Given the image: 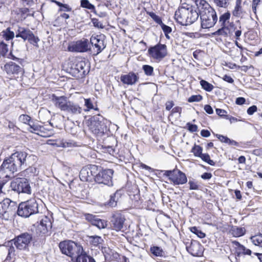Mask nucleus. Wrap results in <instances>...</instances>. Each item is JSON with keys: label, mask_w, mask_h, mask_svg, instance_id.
<instances>
[{"label": "nucleus", "mask_w": 262, "mask_h": 262, "mask_svg": "<svg viewBox=\"0 0 262 262\" xmlns=\"http://www.w3.org/2000/svg\"><path fill=\"white\" fill-rule=\"evenodd\" d=\"M4 185V183H0V219L4 218L6 213L11 215L15 213L17 208L16 202L4 198L5 193L2 190Z\"/></svg>", "instance_id": "nucleus-3"}, {"label": "nucleus", "mask_w": 262, "mask_h": 262, "mask_svg": "<svg viewBox=\"0 0 262 262\" xmlns=\"http://www.w3.org/2000/svg\"><path fill=\"white\" fill-rule=\"evenodd\" d=\"M52 227V223L49 219L47 216H45L40 221L39 224L37 227V231L41 234H47Z\"/></svg>", "instance_id": "nucleus-21"}, {"label": "nucleus", "mask_w": 262, "mask_h": 262, "mask_svg": "<svg viewBox=\"0 0 262 262\" xmlns=\"http://www.w3.org/2000/svg\"><path fill=\"white\" fill-rule=\"evenodd\" d=\"M213 3L219 7L227 8L229 4V0H212Z\"/></svg>", "instance_id": "nucleus-46"}, {"label": "nucleus", "mask_w": 262, "mask_h": 262, "mask_svg": "<svg viewBox=\"0 0 262 262\" xmlns=\"http://www.w3.org/2000/svg\"><path fill=\"white\" fill-rule=\"evenodd\" d=\"M80 7L83 8L90 10L91 12H92L94 13H96V10L95 9V6L90 3L89 0H81Z\"/></svg>", "instance_id": "nucleus-35"}, {"label": "nucleus", "mask_w": 262, "mask_h": 262, "mask_svg": "<svg viewBox=\"0 0 262 262\" xmlns=\"http://www.w3.org/2000/svg\"><path fill=\"white\" fill-rule=\"evenodd\" d=\"M19 170L15 164L13 162V160L10 157L8 159L4 160L1 166L0 172H4L7 173L5 176L6 177H10V174H12L16 171Z\"/></svg>", "instance_id": "nucleus-14"}, {"label": "nucleus", "mask_w": 262, "mask_h": 262, "mask_svg": "<svg viewBox=\"0 0 262 262\" xmlns=\"http://www.w3.org/2000/svg\"><path fill=\"white\" fill-rule=\"evenodd\" d=\"M86 219L91 223V224L98 227L99 229H103L106 226V222L102 220L99 219L98 217L92 214H88Z\"/></svg>", "instance_id": "nucleus-24"}, {"label": "nucleus", "mask_w": 262, "mask_h": 262, "mask_svg": "<svg viewBox=\"0 0 262 262\" xmlns=\"http://www.w3.org/2000/svg\"><path fill=\"white\" fill-rule=\"evenodd\" d=\"M149 56L158 61L161 60L167 54V47L164 44L158 43L148 50Z\"/></svg>", "instance_id": "nucleus-11"}, {"label": "nucleus", "mask_w": 262, "mask_h": 262, "mask_svg": "<svg viewBox=\"0 0 262 262\" xmlns=\"http://www.w3.org/2000/svg\"><path fill=\"white\" fill-rule=\"evenodd\" d=\"M90 42L91 45L96 49L95 51L96 52L95 55H98L106 47L103 39L98 35L92 36L90 39Z\"/></svg>", "instance_id": "nucleus-22"}, {"label": "nucleus", "mask_w": 262, "mask_h": 262, "mask_svg": "<svg viewBox=\"0 0 262 262\" xmlns=\"http://www.w3.org/2000/svg\"><path fill=\"white\" fill-rule=\"evenodd\" d=\"M101 167L95 165H89L83 167L79 173L80 179L83 182H92Z\"/></svg>", "instance_id": "nucleus-9"}, {"label": "nucleus", "mask_w": 262, "mask_h": 262, "mask_svg": "<svg viewBox=\"0 0 262 262\" xmlns=\"http://www.w3.org/2000/svg\"><path fill=\"white\" fill-rule=\"evenodd\" d=\"M150 250L151 253L156 256H163L164 254L162 249L158 246L151 247Z\"/></svg>", "instance_id": "nucleus-38"}, {"label": "nucleus", "mask_w": 262, "mask_h": 262, "mask_svg": "<svg viewBox=\"0 0 262 262\" xmlns=\"http://www.w3.org/2000/svg\"><path fill=\"white\" fill-rule=\"evenodd\" d=\"M200 84L202 88L207 92H211L213 89V85L206 80L200 81Z\"/></svg>", "instance_id": "nucleus-40"}, {"label": "nucleus", "mask_w": 262, "mask_h": 262, "mask_svg": "<svg viewBox=\"0 0 262 262\" xmlns=\"http://www.w3.org/2000/svg\"><path fill=\"white\" fill-rule=\"evenodd\" d=\"M202 99L203 97L200 95H192L188 98V101L189 102H199L202 100Z\"/></svg>", "instance_id": "nucleus-52"}, {"label": "nucleus", "mask_w": 262, "mask_h": 262, "mask_svg": "<svg viewBox=\"0 0 262 262\" xmlns=\"http://www.w3.org/2000/svg\"><path fill=\"white\" fill-rule=\"evenodd\" d=\"M160 26L165 35V37L167 39H169L170 36H169V34L172 31V29L169 26H168L164 24V23H162L160 24Z\"/></svg>", "instance_id": "nucleus-41"}, {"label": "nucleus", "mask_w": 262, "mask_h": 262, "mask_svg": "<svg viewBox=\"0 0 262 262\" xmlns=\"http://www.w3.org/2000/svg\"><path fill=\"white\" fill-rule=\"evenodd\" d=\"M203 148L199 145H194L191 149V152L193 153L195 157H200L202 153Z\"/></svg>", "instance_id": "nucleus-42"}, {"label": "nucleus", "mask_w": 262, "mask_h": 262, "mask_svg": "<svg viewBox=\"0 0 262 262\" xmlns=\"http://www.w3.org/2000/svg\"><path fill=\"white\" fill-rule=\"evenodd\" d=\"M200 158L211 166H214L215 165V162L210 159V156L208 154H203Z\"/></svg>", "instance_id": "nucleus-48"}, {"label": "nucleus", "mask_w": 262, "mask_h": 262, "mask_svg": "<svg viewBox=\"0 0 262 262\" xmlns=\"http://www.w3.org/2000/svg\"><path fill=\"white\" fill-rule=\"evenodd\" d=\"M242 254L244 255H250L252 254V251L249 249H247L243 245L242 247H241V248L237 252H236V256L237 257H239Z\"/></svg>", "instance_id": "nucleus-39"}, {"label": "nucleus", "mask_w": 262, "mask_h": 262, "mask_svg": "<svg viewBox=\"0 0 262 262\" xmlns=\"http://www.w3.org/2000/svg\"><path fill=\"white\" fill-rule=\"evenodd\" d=\"M71 69L79 74L81 77L85 76L88 73V66L85 61L77 60L73 64Z\"/></svg>", "instance_id": "nucleus-19"}, {"label": "nucleus", "mask_w": 262, "mask_h": 262, "mask_svg": "<svg viewBox=\"0 0 262 262\" xmlns=\"http://www.w3.org/2000/svg\"><path fill=\"white\" fill-rule=\"evenodd\" d=\"M29 128L28 130L31 133H35L40 136L46 137L50 136V135H45L43 129L44 127L40 126L38 124H34V123L29 124Z\"/></svg>", "instance_id": "nucleus-27"}, {"label": "nucleus", "mask_w": 262, "mask_h": 262, "mask_svg": "<svg viewBox=\"0 0 262 262\" xmlns=\"http://www.w3.org/2000/svg\"><path fill=\"white\" fill-rule=\"evenodd\" d=\"M212 177V174L209 172H205L201 176V178L204 180H209Z\"/></svg>", "instance_id": "nucleus-63"}, {"label": "nucleus", "mask_w": 262, "mask_h": 262, "mask_svg": "<svg viewBox=\"0 0 262 262\" xmlns=\"http://www.w3.org/2000/svg\"><path fill=\"white\" fill-rule=\"evenodd\" d=\"M64 112L73 115H77L82 113V108L78 104L69 101Z\"/></svg>", "instance_id": "nucleus-25"}, {"label": "nucleus", "mask_w": 262, "mask_h": 262, "mask_svg": "<svg viewBox=\"0 0 262 262\" xmlns=\"http://www.w3.org/2000/svg\"><path fill=\"white\" fill-rule=\"evenodd\" d=\"M139 77L138 74L133 72L128 73L127 74L122 75L120 77L121 81L125 84L134 85L138 81Z\"/></svg>", "instance_id": "nucleus-23"}, {"label": "nucleus", "mask_w": 262, "mask_h": 262, "mask_svg": "<svg viewBox=\"0 0 262 262\" xmlns=\"http://www.w3.org/2000/svg\"><path fill=\"white\" fill-rule=\"evenodd\" d=\"M90 49V44L87 39L73 42L68 47V51L73 52H85Z\"/></svg>", "instance_id": "nucleus-13"}, {"label": "nucleus", "mask_w": 262, "mask_h": 262, "mask_svg": "<svg viewBox=\"0 0 262 262\" xmlns=\"http://www.w3.org/2000/svg\"><path fill=\"white\" fill-rule=\"evenodd\" d=\"M32 239V235L27 232H25L21 233L14 238V244L17 249L25 250L28 247Z\"/></svg>", "instance_id": "nucleus-12"}, {"label": "nucleus", "mask_w": 262, "mask_h": 262, "mask_svg": "<svg viewBox=\"0 0 262 262\" xmlns=\"http://www.w3.org/2000/svg\"><path fill=\"white\" fill-rule=\"evenodd\" d=\"M84 105L86 107V108L84 110L85 112L94 108L93 104L90 98L84 99Z\"/></svg>", "instance_id": "nucleus-51"}, {"label": "nucleus", "mask_w": 262, "mask_h": 262, "mask_svg": "<svg viewBox=\"0 0 262 262\" xmlns=\"http://www.w3.org/2000/svg\"><path fill=\"white\" fill-rule=\"evenodd\" d=\"M18 120L20 122L29 125L30 123L29 122L31 120V117L27 115L22 114L19 116Z\"/></svg>", "instance_id": "nucleus-50"}, {"label": "nucleus", "mask_w": 262, "mask_h": 262, "mask_svg": "<svg viewBox=\"0 0 262 262\" xmlns=\"http://www.w3.org/2000/svg\"><path fill=\"white\" fill-rule=\"evenodd\" d=\"M190 230L191 232L196 234L199 237L202 238L205 237L206 234L205 233L203 232L201 230H200L196 227H192L190 228Z\"/></svg>", "instance_id": "nucleus-43"}, {"label": "nucleus", "mask_w": 262, "mask_h": 262, "mask_svg": "<svg viewBox=\"0 0 262 262\" xmlns=\"http://www.w3.org/2000/svg\"><path fill=\"white\" fill-rule=\"evenodd\" d=\"M187 125L188 127V130L192 133L196 132L198 130V126L195 124L187 123Z\"/></svg>", "instance_id": "nucleus-55"}, {"label": "nucleus", "mask_w": 262, "mask_h": 262, "mask_svg": "<svg viewBox=\"0 0 262 262\" xmlns=\"http://www.w3.org/2000/svg\"><path fill=\"white\" fill-rule=\"evenodd\" d=\"M27 40H28L31 44H32L36 47H38V42L39 41V39L37 37H36L34 35L33 32L31 34L30 36H29Z\"/></svg>", "instance_id": "nucleus-45"}, {"label": "nucleus", "mask_w": 262, "mask_h": 262, "mask_svg": "<svg viewBox=\"0 0 262 262\" xmlns=\"http://www.w3.org/2000/svg\"><path fill=\"white\" fill-rule=\"evenodd\" d=\"M4 70L8 75L14 76L21 73L23 68L15 62L10 61L5 64Z\"/></svg>", "instance_id": "nucleus-20"}, {"label": "nucleus", "mask_w": 262, "mask_h": 262, "mask_svg": "<svg viewBox=\"0 0 262 262\" xmlns=\"http://www.w3.org/2000/svg\"><path fill=\"white\" fill-rule=\"evenodd\" d=\"M230 17V13L229 12L224 13L219 18V24L221 26H226V22L228 21Z\"/></svg>", "instance_id": "nucleus-37"}, {"label": "nucleus", "mask_w": 262, "mask_h": 262, "mask_svg": "<svg viewBox=\"0 0 262 262\" xmlns=\"http://www.w3.org/2000/svg\"><path fill=\"white\" fill-rule=\"evenodd\" d=\"M0 34L2 36V40L5 39L7 41L12 39L15 36L14 32L12 31L9 27L3 30Z\"/></svg>", "instance_id": "nucleus-29"}, {"label": "nucleus", "mask_w": 262, "mask_h": 262, "mask_svg": "<svg viewBox=\"0 0 262 262\" xmlns=\"http://www.w3.org/2000/svg\"><path fill=\"white\" fill-rule=\"evenodd\" d=\"M8 52V46L4 40H2V36L0 34V54L3 56H5Z\"/></svg>", "instance_id": "nucleus-36"}, {"label": "nucleus", "mask_w": 262, "mask_h": 262, "mask_svg": "<svg viewBox=\"0 0 262 262\" xmlns=\"http://www.w3.org/2000/svg\"><path fill=\"white\" fill-rule=\"evenodd\" d=\"M216 113L221 117H224L225 116L226 118H227V115H226L227 112L222 109L220 108H216L215 110Z\"/></svg>", "instance_id": "nucleus-57"}, {"label": "nucleus", "mask_w": 262, "mask_h": 262, "mask_svg": "<svg viewBox=\"0 0 262 262\" xmlns=\"http://www.w3.org/2000/svg\"><path fill=\"white\" fill-rule=\"evenodd\" d=\"M145 74L147 76H151L153 74L154 68L149 65H144L142 67Z\"/></svg>", "instance_id": "nucleus-49"}, {"label": "nucleus", "mask_w": 262, "mask_h": 262, "mask_svg": "<svg viewBox=\"0 0 262 262\" xmlns=\"http://www.w3.org/2000/svg\"><path fill=\"white\" fill-rule=\"evenodd\" d=\"M242 0H236L235 6L234 9L232 11V15L234 16L239 17L241 16L243 13V9L242 7Z\"/></svg>", "instance_id": "nucleus-33"}, {"label": "nucleus", "mask_w": 262, "mask_h": 262, "mask_svg": "<svg viewBox=\"0 0 262 262\" xmlns=\"http://www.w3.org/2000/svg\"><path fill=\"white\" fill-rule=\"evenodd\" d=\"M12 190L18 193H25L30 194L32 190L29 181L24 178H18L11 183Z\"/></svg>", "instance_id": "nucleus-8"}, {"label": "nucleus", "mask_w": 262, "mask_h": 262, "mask_svg": "<svg viewBox=\"0 0 262 262\" xmlns=\"http://www.w3.org/2000/svg\"><path fill=\"white\" fill-rule=\"evenodd\" d=\"M50 99L54 105L62 111H64L70 101L68 99V98L64 96H57L54 94H53L51 96Z\"/></svg>", "instance_id": "nucleus-17"}, {"label": "nucleus", "mask_w": 262, "mask_h": 262, "mask_svg": "<svg viewBox=\"0 0 262 262\" xmlns=\"http://www.w3.org/2000/svg\"><path fill=\"white\" fill-rule=\"evenodd\" d=\"M250 239L255 246L262 248V233L252 236Z\"/></svg>", "instance_id": "nucleus-34"}, {"label": "nucleus", "mask_w": 262, "mask_h": 262, "mask_svg": "<svg viewBox=\"0 0 262 262\" xmlns=\"http://www.w3.org/2000/svg\"><path fill=\"white\" fill-rule=\"evenodd\" d=\"M76 258L75 262H95L94 258L91 255L88 254L82 248V250L75 256Z\"/></svg>", "instance_id": "nucleus-26"}, {"label": "nucleus", "mask_w": 262, "mask_h": 262, "mask_svg": "<svg viewBox=\"0 0 262 262\" xmlns=\"http://www.w3.org/2000/svg\"><path fill=\"white\" fill-rule=\"evenodd\" d=\"M195 5L198 9L203 29H209L216 23L217 16L215 10L205 0H195Z\"/></svg>", "instance_id": "nucleus-1"}, {"label": "nucleus", "mask_w": 262, "mask_h": 262, "mask_svg": "<svg viewBox=\"0 0 262 262\" xmlns=\"http://www.w3.org/2000/svg\"><path fill=\"white\" fill-rule=\"evenodd\" d=\"M216 137L219 139V140L221 142L223 143H228L229 138H228L227 137L218 134L216 135Z\"/></svg>", "instance_id": "nucleus-56"}, {"label": "nucleus", "mask_w": 262, "mask_h": 262, "mask_svg": "<svg viewBox=\"0 0 262 262\" xmlns=\"http://www.w3.org/2000/svg\"><path fill=\"white\" fill-rule=\"evenodd\" d=\"M204 110L206 111L207 113L209 114H212L213 113V111L212 107L208 104L205 105L204 106Z\"/></svg>", "instance_id": "nucleus-60"}, {"label": "nucleus", "mask_w": 262, "mask_h": 262, "mask_svg": "<svg viewBox=\"0 0 262 262\" xmlns=\"http://www.w3.org/2000/svg\"><path fill=\"white\" fill-rule=\"evenodd\" d=\"M188 184L189 185V189L190 190H198L199 186L197 184V182L193 180H189Z\"/></svg>", "instance_id": "nucleus-53"}, {"label": "nucleus", "mask_w": 262, "mask_h": 262, "mask_svg": "<svg viewBox=\"0 0 262 262\" xmlns=\"http://www.w3.org/2000/svg\"><path fill=\"white\" fill-rule=\"evenodd\" d=\"M199 16V11L194 6L180 7L174 14L177 21L183 26L192 24L198 19Z\"/></svg>", "instance_id": "nucleus-2"}, {"label": "nucleus", "mask_w": 262, "mask_h": 262, "mask_svg": "<svg viewBox=\"0 0 262 262\" xmlns=\"http://www.w3.org/2000/svg\"><path fill=\"white\" fill-rule=\"evenodd\" d=\"M257 106L256 105H252L249 107L247 110V114L249 115H253L257 111Z\"/></svg>", "instance_id": "nucleus-58"}, {"label": "nucleus", "mask_w": 262, "mask_h": 262, "mask_svg": "<svg viewBox=\"0 0 262 262\" xmlns=\"http://www.w3.org/2000/svg\"><path fill=\"white\" fill-rule=\"evenodd\" d=\"M147 14L158 24H161L163 22L160 16L153 12H147Z\"/></svg>", "instance_id": "nucleus-47"}, {"label": "nucleus", "mask_w": 262, "mask_h": 262, "mask_svg": "<svg viewBox=\"0 0 262 262\" xmlns=\"http://www.w3.org/2000/svg\"><path fill=\"white\" fill-rule=\"evenodd\" d=\"M16 210L19 216L27 218L38 212V205L35 199H32L17 205Z\"/></svg>", "instance_id": "nucleus-4"}, {"label": "nucleus", "mask_w": 262, "mask_h": 262, "mask_svg": "<svg viewBox=\"0 0 262 262\" xmlns=\"http://www.w3.org/2000/svg\"><path fill=\"white\" fill-rule=\"evenodd\" d=\"M246 102V99L244 97H238L236 98L235 103L238 105H242Z\"/></svg>", "instance_id": "nucleus-62"}, {"label": "nucleus", "mask_w": 262, "mask_h": 262, "mask_svg": "<svg viewBox=\"0 0 262 262\" xmlns=\"http://www.w3.org/2000/svg\"><path fill=\"white\" fill-rule=\"evenodd\" d=\"M125 221L124 215L119 212L114 213L111 220L112 228L116 231H120L123 228Z\"/></svg>", "instance_id": "nucleus-16"}, {"label": "nucleus", "mask_w": 262, "mask_h": 262, "mask_svg": "<svg viewBox=\"0 0 262 262\" xmlns=\"http://www.w3.org/2000/svg\"><path fill=\"white\" fill-rule=\"evenodd\" d=\"M187 251L194 256L202 255L203 252V247L201 244L196 241H192L190 244L186 245Z\"/></svg>", "instance_id": "nucleus-18"}, {"label": "nucleus", "mask_w": 262, "mask_h": 262, "mask_svg": "<svg viewBox=\"0 0 262 262\" xmlns=\"http://www.w3.org/2000/svg\"><path fill=\"white\" fill-rule=\"evenodd\" d=\"M28 154L24 151H16L12 154L10 157L13 160V162L15 164L18 169L23 167L24 168L27 167L26 158Z\"/></svg>", "instance_id": "nucleus-15"}, {"label": "nucleus", "mask_w": 262, "mask_h": 262, "mask_svg": "<svg viewBox=\"0 0 262 262\" xmlns=\"http://www.w3.org/2000/svg\"><path fill=\"white\" fill-rule=\"evenodd\" d=\"M61 252L71 257H74L77 254L82 250V247L72 241H65L60 243L59 245Z\"/></svg>", "instance_id": "nucleus-6"}, {"label": "nucleus", "mask_w": 262, "mask_h": 262, "mask_svg": "<svg viewBox=\"0 0 262 262\" xmlns=\"http://www.w3.org/2000/svg\"><path fill=\"white\" fill-rule=\"evenodd\" d=\"M120 196V193L117 191L110 196V199L109 201L107 202V205L112 207H115L117 205V203Z\"/></svg>", "instance_id": "nucleus-32"}, {"label": "nucleus", "mask_w": 262, "mask_h": 262, "mask_svg": "<svg viewBox=\"0 0 262 262\" xmlns=\"http://www.w3.org/2000/svg\"><path fill=\"white\" fill-rule=\"evenodd\" d=\"M174 105V103L172 101H167L166 103V110L167 111L170 110Z\"/></svg>", "instance_id": "nucleus-64"}, {"label": "nucleus", "mask_w": 262, "mask_h": 262, "mask_svg": "<svg viewBox=\"0 0 262 262\" xmlns=\"http://www.w3.org/2000/svg\"><path fill=\"white\" fill-rule=\"evenodd\" d=\"M163 175L168 177V180L174 185H183L187 181L186 174L177 169L172 170H164Z\"/></svg>", "instance_id": "nucleus-7"}, {"label": "nucleus", "mask_w": 262, "mask_h": 262, "mask_svg": "<svg viewBox=\"0 0 262 262\" xmlns=\"http://www.w3.org/2000/svg\"><path fill=\"white\" fill-rule=\"evenodd\" d=\"M246 230L243 227L233 226L231 230V234L234 237H240L245 234Z\"/></svg>", "instance_id": "nucleus-30"}, {"label": "nucleus", "mask_w": 262, "mask_h": 262, "mask_svg": "<svg viewBox=\"0 0 262 262\" xmlns=\"http://www.w3.org/2000/svg\"><path fill=\"white\" fill-rule=\"evenodd\" d=\"M108 121L100 115L94 116L91 118L90 129L95 135H102L106 130Z\"/></svg>", "instance_id": "nucleus-5"}, {"label": "nucleus", "mask_w": 262, "mask_h": 262, "mask_svg": "<svg viewBox=\"0 0 262 262\" xmlns=\"http://www.w3.org/2000/svg\"><path fill=\"white\" fill-rule=\"evenodd\" d=\"M89 242L93 247L100 248L102 244L103 240L100 236L95 235L90 236Z\"/></svg>", "instance_id": "nucleus-31"}, {"label": "nucleus", "mask_w": 262, "mask_h": 262, "mask_svg": "<svg viewBox=\"0 0 262 262\" xmlns=\"http://www.w3.org/2000/svg\"><path fill=\"white\" fill-rule=\"evenodd\" d=\"M59 11L70 12L72 8L67 4H63L62 7L59 10Z\"/></svg>", "instance_id": "nucleus-59"}, {"label": "nucleus", "mask_w": 262, "mask_h": 262, "mask_svg": "<svg viewBox=\"0 0 262 262\" xmlns=\"http://www.w3.org/2000/svg\"><path fill=\"white\" fill-rule=\"evenodd\" d=\"M221 28L218 29L215 31L213 34L214 35H224L226 36L228 34L229 29L226 26H221Z\"/></svg>", "instance_id": "nucleus-44"}, {"label": "nucleus", "mask_w": 262, "mask_h": 262, "mask_svg": "<svg viewBox=\"0 0 262 262\" xmlns=\"http://www.w3.org/2000/svg\"><path fill=\"white\" fill-rule=\"evenodd\" d=\"M99 169L98 172L95 176L94 181L98 184L111 186L113 185L112 176L114 170L111 169L101 170Z\"/></svg>", "instance_id": "nucleus-10"}, {"label": "nucleus", "mask_w": 262, "mask_h": 262, "mask_svg": "<svg viewBox=\"0 0 262 262\" xmlns=\"http://www.w3.org/2000/svg\"><path fill=\"white\" fill-rule=\"evenodd\" d=\"M32 33V32L29 29L18 27L16 31V37L17 38L20 37L26 40L30 36Z\"/></svg>", "instance_id": "nucleus-28"}, {"label": "nucleus", "mask_w": 262, "mask_h": 262, "mask_svg": "<svg viewBox=\"0 0 262 262\" xmlns=\"http://www.w3.org/2000/svg\"><path fill=\"white\" fill-rule=\"evenodd\" d=\"M92 22L94 27H97L98 28H103V26L102 24L99 21V20L97 18H93L92 19Z\"/></svg>", "instance_id": "nucleus-54"}, {"label": "nucleus", "mask_w": 262, "mask_h": 262, "mask_svg": "<svg viewBox=\"0 0 262 262\" xmlns=\"http://www.w3.org/2000/svg\"><path fill=\"white\" fill-rule=\"evenodd\" d=\"M223 79L224 81L230 83H232L234 82L233 79L231 76H228L227 75H224V77H223Z\"/></svg>", "instance_id": "nucleus-61"}]
</instances>
